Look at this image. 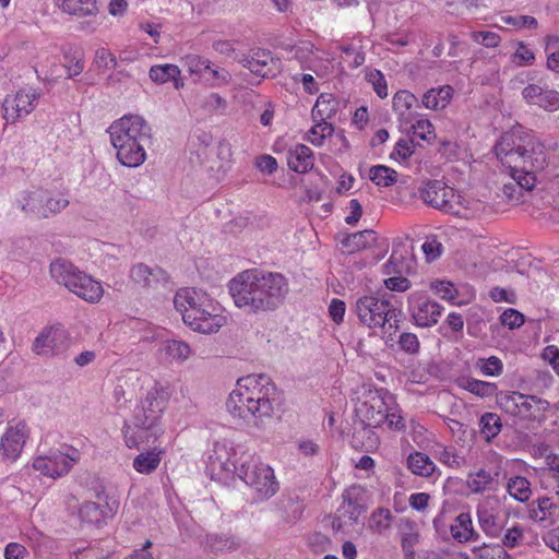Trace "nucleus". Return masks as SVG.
I'll list each match as a JSON object with an SVG mask.
<instances>
[{"instance_id":"nucleus-1","label":"nucleus","mask_w":559,"mask_h":559,"mask_svg":"<svg viewBox=\"0 0 559 559\" xmlns=\"http://www.w3.org/2000/svg\"><path fill=\"white\" fill-rule=\"evenodd\" d=\"M229 293L235 305L249 313L274 311L284 304L289 282L278 272L246 270L229 282Z\"/></svg>"},{"instance_id":"nucleus-2","label":"nucleus","mask_w":559,"mask_h":559,"mask_svg":"<svg viewBox=\"0 0 559 559\" xmlns=\"http://www.w3.org/2000/svg\"><path fill=\"white\" fill-rule=\"evenodd\" d=\"M280 393L266 374H249L237 381L236 389L229 394L227 408L234 417L261 427L273 415L274 402Z\"/></svg>"},{"instance_id":"nucleus-3","label":"nucleus","mask_w":559,"mask_h":559,"mask_svg":"<svg viewBox=\"0 0 559 559\" xmlns=\"http://www.w3.org/2000/svg\"><path fill=\"white\" fill-rule=\"evenodd\" d=\"M116 157L126 167L135 168L146 159V147L152 144V128L139 115H126L108 128Z\"/></svg>"},{"instance_id":"nucleus-4","label":"nucleus","mask_w":559,"mask_h":559,"mask_svg":"<svg viewBox=\"0 0 559 559\" xmlns=\"http://www.w3.org/2000/svg\"><path fill=\"white\" fill-rule=\"evenodd\" d=\"M174 306L183 323L195 332L215 333L227 322L219 304L201 289L180 288L175 294Z\"/></svg>"},{"instance_id":"nucleus-5","label":"nucleus","mask_w":559,"mask_h":559,"mask_svg":"<svg viewBox=\"0 0 559 559\" xmlns=\"http://www.w3.org/2000/svg\"><path fill=\"white\" fill-rule=\"evenodd\" d=\"M170 394L164 386L155 385L147 391L145 399L134 415V428L123 430L128 448L152 445L164 435L162 415L167 408Z\"/></svg>"},{"instance_id":"nucleus-6","label":"nucleus","mask_w":559,"mask_h":559,"mask_svg":"<svg viewBox=\"0 0 559 559\" xmlns=\"http://www.w3.org/2000/svg\"><path fill=\"white\" fill-rule=\"evenodd\" d=\"M495 153L502 165L511 170L535 174L547 165L546 150L533 135L516 136L506 133L495 145Z\"/></svg>"},{"instance_id":"nucleus-7","label":"nucleus","mask_w":559,"mask_h":559,"mask_svg":"<svg viewBox=\"0 0 559 559\" xmlns=\"http://www.w3.org/2000/svg\"><path fill=\"white\" fill-rule=\"evenodd\" d=\"M236 475L254 492L253 499L262 502L274 497L280 490L274 469L260 457L245 453L234 464Z\"/></svg>"},{"instance_id":"nucleus-8","label":"nucleus","mask_w":559,"mask_h":559,"mask_svg":"<svg viewBox=\"0 0 559 559\" xmlns=\"http://www.w3.org/2000/svg\"><path fill=\"white\" fill-rule=\"evenodd\" d=\"M425 204L443 213L466 217L468 201L441 180H429L419 188Z\"/></svg>"},{"instance_id":"nucleus-9","label":"nucleus","mask_w":559,"mask_h":559,"mask_svg":"<svg viewBox=\"0 0 559 559\" xmlns=\"http://www.w3.org/2000/svg\"><path fill=\"white\" fill-rule=\"evenodd\" d=\"M354 312L359 322L370 329L383 328L396 318V309L386 296H361L355 302Z\"/></svg>"},{"instance_id":"nucleus-10","label":"nucleus","mask_w":559,"mask_h":559,"mask_svg":"<svg viewBox=\"0 0 559 559\" xmlns=\"http://www.w3.org/2000/svg\"><path fill=\"white\" fill-rule=\"evenodd\" d=\"M40 94L32 87L21 88L14 94L7 95L3 104V118L8 123H14L27 117L37 106Z\"/></svg>"},{"instance_id":"nucleus-11","label":"nucleus","mask_w":559,"mask_h":559,"mask_svg":"<svg viewBox=\"0 0 559 559\" xmlns=\"http://www.w3.org/2000/svg\"><path fill=\"white\" fill-rule=\"evenodd\" d=\"M408 307L415 323L418 326L428 328L438 323L442 307L419 292L408 296Z\"/></svg>"},{"instance_id":"nucleus-12","label":"nucleus","mask_w":559,"mask_h":559,"mask_svg":"<svg viewBox=\"0 0 559 559\" xmlns=\"http://www.w3.org/2000/svg\"><path fill=\"white\" fill-rule=\"evenodd\" d=\"M237 61L252 74L262 79L274 76L280 68V60L274 58L271 51L260 48L242 53Z\"/></svg>"},{"instance_id":"nucleus-13","label":"nucleus","mask_w":559,"mask_h":559,"mask_svg":"<svg viewBox=\"0 0 559 559\" xmlns=\"http://www.w3.org/2000/svg\"><path fill=\"white\" fill-rule=\"evenodd\" d=\"M78 460L76 450H73L72 454L58 451L46 456H38L34 460L33 467L43 475L57 478L68 474Z\"/></svg>"},{"instance_id":"nucleus-14","label":"nucleus","mask_w":559,"mask_h":559,"mask_svg":"<svg viewBox=\"0 0 559 559\" xmlns=\"http://www.w3.org/2000/svg\"><path fill=\"white\" fill-rule=\"evenodd\" d=\"M521 94L527 105L537 106L547 112L559 110V92L550 88L546 83L527 84Z\"/></svg>"},{"instance_id":"nucleus-15","label":"nucleus","mask_w":559,"mask_h":559,"mask_svg":"<svg viewBox=\"0 0 559 559\" xmlns=\"http://www.w3.org/2000/svg\"><path fill=\"white\" fill-rule=\"evenodd\" d=\"M355 412L359 424H365L369 427H378L384 423L388 416V404L384 397L376 392L370 394L364 402L359 403Z\"/></svg>"},{"instance_id":"nucleus-16","label":"nucleus","mask_w":559,"mask_h":559,"mask_svg":"<svg viewBox=\"0 0 559 559\" xmlns=\"http://www.w3.org/2000/svg\"><path fill=\"white\" fill-rule=\"evenodd\" d=\"M29 430L24 421L9 424L0 440V452L7 459L15 460L20 456L28 438Z\"/></svg>"},{"instance_id":"nucleus-17","label":"nucleus","mask_w":559,"mask_h":559,"mask_svg":"<svg viewBox=\"0 0 559 559\" xmlns=\"http://www.w3.org/2000/svg\"><path fill=\"white\" fill-rule=\"evenodd\" d=\"M99 502L86 501L79 509V516L82 522L100 526L106 522V519L110 516L111 509L109 503L105 501L106 497L104 492L96 493Z\"/></svg>"},{"instance_id":"nucleus-18","label":"nucleus","mask_w":559,"mask_h":559,"mask_svg":"<svg viewBox=\"0 0 559 559\" xmlns=\"http://www.w3.org/2000/svg\"><path fill=\"white\" fill-rule=\"evenodd\" d=\"M511 182L503 185L502 192L511 202H520L524 191H531L536 185V176L510 169Z\"/></svg>"},{"instance_id":"nucleus-19","label":"nucleus","mask_w":559,"mask_h":559,"mask_svg":"<svg viewBox=\"0 0 559 559\" xmlns=\"http://www.w3.org/2000/svg\"><path fill=\"white\" fill-rule=\"evenodd\" d=\"M68 289L91 304L98 302L104 294L102 284L83 272L76 275V280Z\"/></svg>"},{"instance_id":"nucleus-20","label":"nucleus","mask_w":559,"mask_h":559,"mask_svg":"<svg viewBox=\"0 0 559 559\" xmlns=\"http://www.w3.org/2000/svg\"><path fill=\"white\" fill-rule=\"evenodd\" d=\"M412 249L404 240L393 242L392 253L389 261L383 265L384 273L402 274L411 267Z\"/></svg>"},{"instance_id":"nucleus-21","label":"nucleus","mask_w":559,"mask_h":559,"mask_svg":"<svg viewBox=\"0 0 559 559\" xmlns=\"http://www.w3.org/2000/svg\"><path fill=\"white\" fill-rule=\"evenodd\" d=\"M130 276L134 283L144 288H156L160 283L167 281L163 269L158 266L150 267L143 263L134 265L130 271Z\"/></svg>"},{"instance_id":"nucleus-22","label":"nucleus","mask_w":559,"mask_h":559,"mask_svg":"<svg viewBox=\"0 0 559 559\" xmlns=\"http://www.w3.org/2000/svg\"><path fill=\"white\" fill-rule=\"evenodd\" d=\"M287 165L295 173L306 174L314 166V154L307 145L296 144L287 152Z\"/></svg>"},{"instance_id":"nucleus-23","label":"nucleus","mask_w":559,"mask_h":559,"mask_svg":"<svg viewBox=\"0 0 559 559\" xmlns=\"http://www.w3.org/2000/svg\"><path fill=\"white\" fill-rule=\"evenodd\" d=\"M68 332L61 325L46 326L34 341L36 349H58L68 346Z\"/></svg>"},{"instance_id":"nucleus-24","label":"nucleus","mask_w":559,"mask_h":559,"mask_svg":"<svg viewBox=\"0 0 559 559\" xmlns=\"http://www.w3.org/2000/svg\"><path fill=\"white\" fill-rule=\"evenodd\" d=\"M343 498L347 503L346 513L349 520L357 523L367 510L366 490L359 485H354L344 491Z\"/></svg>"},{"instance_id":"nucleus-25","label":"nucleus","mask_w":559,"mask_h":559,"mask_svg":"<svg viewBox=\"0 0 559 559\" xmlns=\"http://www.w3.org/2000/svg\"><path fill=\"white\" fill-rule=\"evenodd\" d=\"M45 200V190L24 191L17 197L16 205L28 215L44 218Z\"/></svg>"},{"instance_id":"nucleus-26","label":"nucleus","mask_w":559,"mask_h":559,"mask_svg":"<svg viewBox=\"0 0 559 559\" xmlns=\"http://www.w3.org/2000/svg\"><path fill=\"white\" fill-rule=\"evenodd\" d=\"M399 534L404 559H417L415 547L419 544L420 534L413 521L405 520L400 525Z\"/></svg>"},{"instance_id":"nucleus-27","label":"nucleus","mask_w":559,"mask_h":559,"mask_svg":"<svg viewBox=\"0 0 559 559\" xmlns=\"http://www.w3.org/2000/svg\"><path fill=\"white\" fill-rule=\"evenodd\" d=\"M50 275L58 283L69 288L82 271L70 261L59 258L50 263Z\"/></svg>"},{"instance_id":"nucleus-28","label":"nucleus","mask_w":559,"mask_h":559,"mask_svg":"<svg viewBox=\"0 0 559 559\" xmlns=\"http://www.w3.org/2000/svg\"><path fill=\"white\" fill-rule=\"evenodd\" d=\"M152 450L141 452L133 460V468L140 474H151L160 464L162 455L165 453L163 448L152 444Z\"/></svg>"},{"instance_id":"nucleus-29","label":"nucleus","mask_w":559,"mask_h":559,"mask_svg":"<svg viewBox=\"0 0 559 559\" xmlns=\"http://www.w3.org/2000/svg\"><path fill=\"white\" fill-rule=\"evenodd\" d=\"M337 107L338 103L332 94H321L311 110L312 121H330L335 117Z\"/></svg>"},{"instance_id":"nucleus-30","label":"nucleus","mask_w":559,"mask_h":559,"mask_svg":"<svg viewBox=\"0 0 559 559\" xmlns=\"http://www.w3.org/2000/svg\"><path fill=\"white\" fill-rule=\"evenodd\" d=\"M498 475V472L491 475L490 472L480 468L477 472L468 474L466 486L473 493H483L486 490H492L498 485V480L496 479Z\"/></svg>"},{"instance_id":"nucleus-31","label":"nucleus","mask_w":559,"mask_h":559,"mask_svg":"<svg viewBox=\"0 0 559 559\" xmlns=\"http://www.w3.org/2000/svg\"><path fill=\"white\" fill-rule=\"evenodd\" d=\"M378 237L371 229H365L354 234L346 235L342 240L343 247L348 253L364 250L372 245H376Z\"/></svg>"},{"instance_id":"nucleus-32","label":"nucleus","mask_w":559,"mask_h":559,"mask_svg":"<svg viewBox=\"0 0 559 559\" xmlns=\"http://www.w3.org/2000/svg\"><path fill=\"white\" fill-rule=\"evenodd\" d=\"M180 69L175 64H158L150 69V78L152 81L158 84L173 81L177 90L183 86V82L180 80Z\"/></svg>"},{"instance_id":"nucleus-33","label":"nucleus","mask_w":559,"mask_h":559,"mask_svg":"<svg viewBox=\"0 0 559 559\" xmlns=\"http://www.w3.org/2000/svg\"><path fill=\"white\" fill-rule=\"evenodd\" d=\"M452 87L444 85L427 91L423 96V105L432 110H441L448 106L452 98Z\"/></svg>"},{"instance_id":"nucleus-34","label":"nucleus","mask_w":559,"mask_h":559,"mask_svg":"<svg viewBox=\"0 0 559 559\" xmlns=\"http://www.w3.org/2000/svg\"><path fill=\"white\" fill-rule=\"evenodd\" d=\"M416 97L408 91H399L393 96V110L405 123L413 120V106Z\"/></svg>"},{"instance_id":"nucleus-35","label":"nucleus","mask_w":559,"mask_h":559,"mask_svg":"<svg viewBox=\"0 0 559 559\" xmlns=\"http://www.w3.org/2000/svg\"><path fill=\"white\" fill-rule=\"evenodd\" d=\"M205 545L211 552L216 555L235 551L240 546L235 537L217 533L206 535Z\"/></svg>"},{"instance_id":"nucleus-36","label":"nucleus","mask_w":559,"mask_h":559,"mask_svg":"<svg viewBox=\"0 0 559 559\" xmlns=\"http://www.w3.org/2000/svg\"><path fill=\"white\" fill-rule=\"evenodd\" d=\"M451 534L459 542L477 540L478 534L475 533L472 519L468 513H461L456 516L454 524L451 525Z\"/></svg>"},{"instance_id":"nucleus-37","label":"nucleus","mask_w":559,"mask_h":559,"mask_svg":"<svg viewBox=\"0 0 559 559\" xmlns=\"http://www.w3.org/2000/svg\"><path fill=\"white\" fill-rule=\"evenodd\" d=\"M360 428H355L353 433L352 443L354 448L361 449L365 451H371L379 444V438L372 430L373 427H369L365 424H359Z\"/></svg>"},{"instance_id":"nucleus-38","label":"nucleus","mask_w":559,"mask_h":559,"mask_svg":"<svg viewBox=\"0 0 559 559\" xmlns=\"http://www.w3.org/2000/svg\"><path fill=\"white\" fill-rule=\"evenodd\" d=\"M62 10L76 16L96 15L98 7L96 0H63Z\"/></svg>"},{"instance_id":"nucleus-39","label":"nucleus","mask_w":559,"mask_h":559,"mask_svg":"<svg viewBox=\"0 0 559 559\" xmlns=\"http://www.w3.org/2000/svg\"><path fill=\"white\" fill-rule=\"evenodd\" d=\"M459 385L479 397H489L496 394L497 385L491 382H486L473 378H462L459 380Z\"/></svg>"},{"instance_id":"nucleus-40","label":"nucleus","mask_w":559,"mask_h":559,"mask_svg":"<svg viewBox=\"0 0 559 559\" xmlns=\"http://www.w3.org/2000/svg\"><path fill=\"white\" fill-rule=\"evenodd\" d=\"M407 465L412 473L428 477L435 472V463L429 459L428 455L421 452H415L408 455Z\"/></svg>"},{"instance_id":"nucleus-41","label":"nucleus","mask_w":559,"mask_h":559,"mask_svg":"<svg viewBox=\"0 0 559 559\" xmlns=\"http://www.w3.org/2000/svg\"><path fill=\"white\" fill-rule=\"evenodd\" d=\"M507 491L519 502H526L532 495L530 481L522 476H513L507 483Z\"/></svg>"},{"instance_id":"nucleus-42","label":"nucleus","mask_w":559,"mask_h":559,"mask_svg":"<svg viewBox=\"0 0 559 559\" xmlns=\"http://www.w3.org/2000/svg\"><path fill=\"white\" fill-rule=\"evenodd\" d=\"M334 126L330 121H313V126L308 131L306 140L314 146H322L325 139L332 136Z\"/></svg>"},{"instance_id":"nucleus-43","label":"nucleus","mask_w":559,"mask_h":559,"mask_svg":"<svg viewBox=\"0 0 559 559\" xmlns=\"http://www.w3.org/2000/svg\"><path fill=\"white\" fill-rule=\"evenodd\" d=\"M480 433L485 440L490 442L497 437L502 428L500 417L495 413H485L479 419Z\"/></svg>"},{"instance_id":"nucleus-44","label":"nucleus","mask_w":559,"mask_h":559,"mask_svg":"<svg viewBox=\"0 0 559 559\" xmlns=\"http://www.w3.org/2000/svg\"><path fill=\"white\" fill-rule=\"evenodd\" d=\"M370 180L380 187H389L397 181V173L384 165L372 166L369 170Z\"/></svg>"},{"instance_id":"nucleus-45","label":"nucleus","mask_w":559,"mask_h":559,"mask_svg":"<svg viewBox=\"0 0 559 559\" xmlns=\"http://www.w3.org/2000/svg\"><path fill=\"white\" fill-rule=\"evenodd\" d=\"M520 403H522V393L520 392H503L497 395L498 406L511 416L518 417L521 413Z\"/></svg>"},{"instance_id":"nucleus-46","label":"nucleus","mask_w":559,"mask_h":559,"mask_svg":"<svg viewBox=\"0 0 559 559\" xmlns=\"http://www.w3.org/2000/svg\"><path fill=\"white\" fill-rule=\"evenodd\" d=\"M473 552L477 559H511L504 547L499 544L483 543L480 546H475Z\"/></svg>"},{"instance_id":"nucleus-47","label":"nucleus","mask_w":559,"mask_h":559,"mask_svg":"<svg viewBox=\"0 0 559 559\" xmlns=\"http://www.w3.org/2000/svg\"><path fill=\"white\" fill-rule=\"evenodd\" d=\"M478 522L484 533L489 537H498L502 532L499 519L488 511L478 512Z\"/></svg>"},{"instance_id":"nucleus-48","label":"nucleus","mask_w":559,"mask_h":559,"mask_svg":"<svg viewBox=\"0 0 559 559\" xmlns=\"http://www.w3.org/2000/svg\"><path fill=\"white\" fill-rule=\"evenodd\" d=\"M475 368H477L484 376L497 377L501 374L503 364L497 356H490L488 358H478L475 361Z\"/></svg>"},{"instance_id":"nucleus-49","label":"nucleus","mask_w":559,"mask_h":559,"mask_svg":"<svg viewBox=\"0 0 559 559\" xmlns=\"http://www.w3.org/2000/svg\"><path fill=\"white\" fill-rule=\"evenodd\" d=\"M44 218L59 213L69 205V200L62 194H50L46 191Z\"/></svg>"},{"instance_id":"nucleus-50","label":"nucleus","mask_w":559,"mask_h":559,"mask_svg":"<svg viewBox=\"0 0 559 559\" xmlns=\"http://www.w3.org/2000/svg\"><path fill=\"white\" fill-rule=\"evenodd\" d=\"M558 507L547 497L537 500V508H532L530 515L532 519L543 522L554 514Z\"/></svg>"},{"instance_id":"nucleus-51","label":"nucleus","mask_w":559,"mask_h":559,"mask_svg":"<svg viewBox=\"0 0 559 559\" xmlns=\"http://www.w3.org/2000/svg\"><path fill=\"white\" fill-rule=\"evenodd\" d=\"M437 455L441 463L451 468H460L466 463L465 457L456 453L453 448H441Z\"/></svg>"},{"instance_id":"nucleus-52","label":"nucleus","mask_w":559,"mask_h":559,"mask_svg":"<svg viewBox=\"0 0 559 559\" xmlns=\"http://www.w3.org/2000/svg\"><path fill=\"white\" fill-rule=\"evenodd\" d=\"M183 61L191 74L204 75L210 70L211 61L198 55H188Z\"/></svg>"},{"instance_id":"nucleus-53","label":"nucleus","mask_w":559,"mask_h":559,"mask_svg":"<svg viewBox=\"0 0 559 559\" xmlns=\"http://www.w3.org/2000/svg\"><path fill=\"white\" fill-rule=\"evenodd\" d=\"M201 107L206 112H224L227 108V100L217 93H211L201 102Z\"/></svg>"},{"instance_id":"nucleus-54","label":"nucleus","mask_w":559,"mask_h":559,"mask_svg":"<svg viewBox=\"0 0 559 559\" xmlns=\"http://www.w3.org/2000/svg\"><path fill=\"white\" fill-rule=\"evenodd\" d=\"M366 80L372 85L380 98L388 96V85L383 74L379 70H370L366 73Z\"/></svg>"},{"instance_id":"nucleus-55","label":"nucleus","mask_w":559,"mask_h":559,"mask_svg":"<svg viewBox=\"0 0 559 559\" xmlns=\"http://www.w3.org/2000/svg\"><path fill=\"white\" fill-rule=\"evenodd\" d=\"M501 22L515 28H536L537 20L530 15H503Z\"/></svg>"},{"instance_id":"nucleus-56","label":"nucleus","mask_w":559,"mask_h":559,"mask_svg":"<svg viewBox=\"0 0 559 559\" xmlns=\"http://www.w3.org/2000/svg\"><path fill=\"white\" fill-rule=\"evenodd\" d=\"M392 519V513L389 509H378L371 515V524L370 526L381 533L390 527Z\"/></svg>"},{"instance_id":"nucleus-57","label":"nucleus","mask_w":559,"mask_h":559,"mask_svg":"<svg viewBox=\"0 0 559 559\" xmlns=\"http://www.w3.org/2000/svg\"><path fill=\"white\" fill-rule=\"evenodd\" d=\"M544 474L556 483V495L559 496V454H550L546 457Z\"/></svg>"},{"instance_id":"nucleus-58","label":"nucleus","mask_w":559,"mask_h":559,"mask_svg":"<svg viewBox=\"0 0 559 559\" xmlns=\"http://www.w3.org/2000/svg\"><path fill=\"white\" fill-rule=\"evenodd\" d=\"M414 134L420 140L431 141L435 139L433 126L427 119H418L412 124Z\"/></svg>"},{"instance_id":"nucleus-59","label":"nucleus","mask_w":559,"mask_h":559,"mask_svg":"<svg viewBox=\"0 0 559 559\" xmlns=\"http://www.w3.org/2000/svg\"><path fill=\"white\" fill-rule=\"evenodd\" d=\"M471 37L477 44H480L487 48H495L501 43V37L493 32H472Z\"/></svg>"},{"instance_id":"nucleus-60","label":"nucleus","mask_w":559,"mask_h":559,"mask_svg":"<svg viewBox=\"0 0 559 559\" xmlns=\"http://www.w3.org/2000/svg\"><path fill=\"white\" fill-rule=\"evenodd\" d=\"M341 49L350 68L356 69L364 64L365 53L360 49H357L354 45L342 46Z\"/></svg>"},{"instance_id":"nucleus-61","label":"nucleus","mask_w":559,"mask_h":559,"mask_svg":"<svg viewBox=\"0 0 559 559\" xmlns=\"http://www.w3.org/2000/svg\"><path fill=\"white\" fill-rule=\"evenodd\" d=\"M511 60L514 64L519 67L528 66L534 62L535 56L531 49H528L525 45L520 43L518 49L512 55Z\"/></svg>"},{"instance_id":"nucleus-62","label":"nucleus","mask_w":559,"mask_h":559,"mask_svg":"<svg viewBox=\"0 0 559 559\" xmlns=\"http://www.w3.org/2000/svg\"><path fill=\"white\" fill-rule=\"evenodd\" d=\"M128 380H131V378H127L126 376L119 378L118 383L114 390L117 402H120L121 400H131L134 395L135 389H130Z\"/></svg>"},{"instance_id":"nucleus-63","label":"nucleus","mask_w":559,"mask_h":559,"mask_svg":"<svg viewBox=\"0 0 559 559\" xmlns=\"http://www.w3.org/2000/svg\"><path fill=\"white\" fill-rule=\"evenodd\" d=\"M500 320L504 326L515 329L524 323V316L515 309H508L500 316Z\"/></svg>"},{"instance_id":"nucleus-64","label":"nucleus","mask_w":559,"mask_h":559,"mask_svg":"<svg viewBox=\"0 0 559 559\" xmlns=\"http://www.w3.org/2000/svg\"><path fill=\"white\" fill-rule=\"evenodd\" d=\"M154 347L157 349H189V345L185 342L165 338L164 332H162L156 338H154Z\"/></svg>"}]
</instances>
